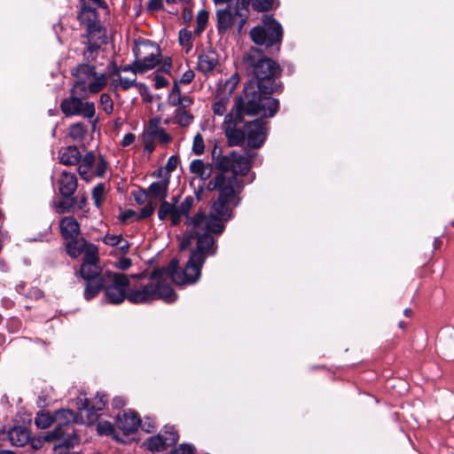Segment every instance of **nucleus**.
I'll use <instances>...</instances> for the list:
<instances>
[{"label":"nucleus","mask_w":454,"mask_h":454,"mask_svg":"<svg viewBox=\"0 0 454 454\" xmlns=\"http://www.w3.org/2000/svg\"><path fill=\"white\" fill-rule=\"evenodd\" d=\"M207 190L218 191V198L213 203L209 215L200 211L186 220L187 233L180 247L182 250L187 249L195 240L197 247L191 253L184 268L177 265L176 273L173 276V282L176 285L194 284L200 278L207 256L214 255L217 250L211 234L220 235L223 231V223L231 218L232 210L239 204L238 196L243 190V184L237 176L223 171L209 180Z\"/></svg>","instance_id":"f257e3e1"},{"label":"nucleus","mask_w":454,"mask_h":454,"mask_svg":"<svg viewBox=\"0 0 454 454\" xmlns=\"http://www.w3.org/2000/svg\"><path fill=\"white\" fill-rule=\"evenodd\" d=\"M273 86L248 82L231 111L225 115L224 134L231 146L242 145L246 138L248 145L259 148L266 137V122L261 119L246 121L245 116L272 117L278 109V101L270 97Z\"/></svg>","instance_id":"f03ea898"},{"label":"nucleus","mask_w":454,"mask_h":454,"mask_svg":"<svg viewBox=\"0 0 454 454\" xmlns=\"http://www.w3.org/2000/svg\"><path fill=\"white\" fill-rule=\"evenodd\" d=\"M176 269L177 260L173 259L167 267L154 270L148 284L133 288L129 287L128 300L132 303H145L156 299H162L168 302L174 301L176 294L168 285V279L173 281Z\"/></svg>","instance_id":"7ed1b4c3"},{"label":"nucleus","mask_w":454,"mask_h":454,"mask_svg":"<svg viewBox=\"0 0 454 454\" xmlns=\"http://www.w3.org/2000/svg\"><path fill=\"white\" fill-rule=\"evenodd\" d=\"M73 74L75 77L73 93L79 92L86 97L100 92L106 86L108 81L106 74L98 73L94 67L87 64L78 66Z\"/></svg>","instance_id":"20e7f679"},{"label":"nucleus","mask_w":454,"mask_h":454,"mask_svg":"<svg viewBox=\"0 0 454 454\" xmlns=\"http://www.w3.org/2000/svg\"><path fill=\"white\" fill-rule=\"evenodd\" d=\"M216 28L220 35L232 31L240 35L249 18V9L239 4L237 1L234 5L220 8L215 12Z\"/></svg>","instance_id":"39448f33"},{"label":"nucleus","mask_w":454,"mask_h":454,"mask_svg":"<svg viewBox=\"0 0 454 454\" xmlns=\"http://www.w3.org/2000/svg\"><path fill=\"white\" fill-rule=\"evenodd\" d=\"M54 421L57 426L48 434L46 437L48 441L64 440L67 447H74L79 442V436L73 427L74 423L79 422L77 414L71 410H59L55 412Z\"/></svg>","instance_id":"423d86ee"},{"label":"nucleus","mask_w":454,"mask_h":454,"mask_svg":"<svg viewBox=\"0 0 454 454\" xmlns=\"http://www.w3.org/2000/svg\"><path fill=\"white\" fill-rule=\"evenodd\" d=\"M216 154L217 147L215 146L212 152L213 158H215ZM254 156V153H247L246 155H243L238 153L235 151L231 152L230 154L227 155H220L219 151L217 160L215 161V168L220 172L217 173L212 179H214L217 175L223 173V171H226L237 176L244 185L242 177L246 176L250 170L251 160Z\"/></svg>","instance_id":"0eeeda50"},{"label":"nucleus","mask_w":454,"mask_h":454,"mask_svg":"<svg viewBox=\"0 0 454 454\" xmlns=\"http://www.w3.org/2000/svg\"><path fill=\"white\" fill-rule=\"evenodd\" d=\"M129 287V278L118 272L106 270L99 284V292L105 291L106 300L109 303L120 304L128 299Z\"/></svg>","instance_id":"6e6552de"},{"label":"nucleus","mask_w":454,"mask_h":454,"mask_svg":"<svg viewBox=\"0 0 454 454\" xmlns=\"http://www.w3.org/2000/svg\"><path fill=\"white\" fill-rule=\"evenodd\" d=\"M262 23L261 26L251 29L249 34L252 41L257 45H264L267 48L277 46L278 50L283 38L281 25L268 15L262 16Z\"/></svg>","instance_id":"1a4fd4ad"},{"label":"nucleus","mask_w":454,"mask_h":454,"mask_svg":"<svg viewBox=\"0 0 454 454\" xmlns=\"http://www.w3.org/2000/svg\"><path fill=\"white\" fill-rule=\"evenodd\" d=\"M247 68L256 78L255 83L269 84L274 87L275 79L281 74L282 69L274 59H246Z\"/></svg>","instance_id":"9d476101"},{"label":"nucleus","mask_w":454,"mask_h":454,"mask_svg":"<svg viewBox=\"0 0 454 454\" xmlns=\"http://www.w3.org/2000/svg\"><path fill=\"white\" fill-rule=\"evenodd\" d=\"M87 98L79 92L73 93L71 96L63 99L60 104V109L66 116L82 115L84 118L90 119L95 115V105L93 102H83L82 98Z\"/></svg>","instance_id":"9b49d317"},{"label":"nucleus","mask_w":454,"mask_h":454,"mask_svg":"<svg viewBox=\"0 0 454 454\" xmlns=\"http://www.w3.org/2000/svg\"><path fill=\"white\" fill-rule=\"evenodd\" d=\"M193 204L194 199L191 196L186 197L179 206H175V203L163 201L160 205L158 217L161 221L168 217L171 224L176 226L181 223L183 216H186L187 219L189 218L188 214L192 208Z\"/></svg>","instance_id":"f8f14e48"},{"label":"nucleus","mask_w":454,"mask_h":454,"mask_svg":"<svg viewBox=\"0 0 454 454\" xmlns=\"http://www.w3.org/2000/svg\"><path fill=\"white\" fill-rule=\"evenodd\" d=\"M193 204L194 199L191 196L186 197L179 206H175V203L163 201L160 205L158 217L161 221L168 217L171 224L176 226L181 223L183 216H186L187 219L189 218L188 214L192 208Z\"/></svg>","instance_id":"ddd939ff"},{"label":"nucleus","mask_w":454,"mask_h":454,"mask_svg":"<svg viewBox=\"0 0 454 454\" xmlns=\"http://www.w3.org/2000/svg\"><path fill=\"white\" fill-rule=\"evenodd\" d=\"M172 140L170 135L160 126V118L155 117L149 120L148 124L142 135V141L145 150L149 153L155 149V142L166 145Z\"/></svg>","instance_id":"4468645a"},{"label":"nucleus","mask_w":454,"mask_h":454,"mask_svg":"<svg viewBox=\"0 0 454 454\" xmlns=\"http://www.w3.org/2000/svg\"><path fill=\"white\" fill-rule=\"evenodd\" d=\"M80 273L82 278L87 281L84 297L90 301L99 293V284L105 271H102L98 262H83Z\"/></svg>","instance_id":"2eb2a0df"},{"label":"nucleus","mask_w":454,"mask_h":454,"mask_svg":"<svg viewBox=\"0 0 454 454\" xmlns=\"http://www.w3.org/2000/svg\"><path fill=\"white\" fill-rule=\"evenodd\" d=\"M159 63V59H136L131 65H126L123 67H114V69L111 75H119L120 72L124 73H138L144 74L153 68H154Z\"/></svg>","instance_id":"dca6fc26"},{"label":"nucleus","mask_w":454,"mask_h":454,"mask_svg":"<svg viewBox=\"0 0 454 454\" xmlns=\"http://www.w3.org/2000/svg\"><path fill=\"white\" fill-rule=\"evenodd\" d=\"M57 184L59 192L63 198H71L77 189V177L74 173L65 170L60 174Z\"/></svg>","instance_id":"f3484780"},{"label":"nucleus","mask_w":454,"mask_h":454,"mask_svg":"<svg viewBox=\"0 0 454 454\" xmlns=\"http://www.w3.org/2000/svg\"><path fill=\"white\" fill-rule=\"evenodd\" d=\"M140 425V419L134 411H122L117 415V427L125 434L134 433Z\"/></svg>","instance_id":"a211bd4d"},{"label":"nucleus","mask_w":454,"mask_h":454,"mask_svg":"<svg viewBox=\"0 0 454 454\" xmlns=\"http://www.w3.org/2000/svg\"><path fill=\"white\" fill-rule=\"evenodd\" d=\"M79 20L82 23L87 25V31L90 37L96 35L97 33H100V26L97 23V12L95 9L90 7H84L79 13Z\"/></svg>","instance_id":"6ab92c4d"},{"label":"nucleus","mask_w":454,"mask_h":454,"mask_svg":"<svg viewBox=\"0 0 454 454\" xmlns=\"http://www.w3.org/2000/svg\"><path fill=\"white\" fill-rule=\"evenodd\" d=\"M133 51L136 57H161L160 46L146 39L137 42Z\"/></svg>","instance_id":"aec40b11"},{"label":"nucleus","mask_w":454,"mask_h":454,"mask_svg":"<svg viewBox=\"0 0 454 454\" xmlns=\"http://www.w3.org/2000/svg\"><path fill=\"white\" fill-rule=\"evenodd\" d=\"M169 180L165 178L158 182H154L145 189L149 200L153 201L160 200L161 202L166 201L168 196Z\"/></svg>","instance_id":"412c9836"},{"label":"nucleus","mask_w":454,"mask_h":454,"mask_svg":"<svg viewBox=\"0 0 454 454\" xmlns=\"http://www.w3.org/2000/svg\"><path fill=\"white\" fill-rule=\"evenodd\" d=\"M61 235L66 240L76 238L80 234V224L74 216L62 218L59 223Z\"/></svg>","instance_id":"4be33fe9"},{"label":"nucleus","mask_w":454,"mask_h":454,"mask_svg":"<svg viewBox=\"0 0 454 454\" xmlns=\"http://www.w3.org/2000/svg\"><path fill=\"white\" fill-rule=\"evenodd\" d=\"M190 171L201 180L206 181L211 176L213 167L211 164L206 163L202 160L196 159L191 162Z\"/></svg>","instance_id":"5701e85b"},{"label":"nucleus","mask_w":454,"mask_h":454,"mask_svg":"<svg viewBox=\"0 0 454 454\" xmlns=\"http://www.w3.org/2000/svg\"><path fill=\"white\" fill-rule=\"evenodd\" d=\"M8 438L13 446H24L30 438L29 431L23 427H15L8 432Z\"/></svg>","instance_id":"b1692460"},{"label":"nucleus","mask_w":454,"mask_h":454,"mask_svg":"<svg viewBox=\"0 0 454 454\" xmlns=\"http://www.w3.org/2000/svg\"><path fill=\"white\" fill-rule=\"evenodd\" d=\"M59 160L62 164L67 166L76 165L80 163L81 153L76 146H67L60 150Z\"/></svg>","instance_id":"393cba45"},{"label":"nucleus","mask_w":454,"mask_h":454,"mask_svg":"<svg viewBox=\"0 0 454 454\" xmlns=\"http://www.w3.org/2000/svg\"><path fill=\"white\" fill-rule=\"evenodd\" d=\"M87 243L83 238H73L67 240L66 244L67 253L72 258H76L82 254Z\"/></svg>","instance_id":"a878e982"},{"label":"nucleus","mask_w":454,"mask_h":454,"mask_svg":"<svg viewBox=\"0 0 454 454\" xmlns=\"http://www.w3.org/2000/svg\"><path fill=\"white\" fill-rule=\"evenodd\" d=\"M137 73L131 72V74H129L127 76H122L119 74L117 75L118 79H114L112 81V86L114 89L117 88V86H120L123 90H128L131 87L137 85Z\"/></svg>","instance_id":"bb28decb"},{"label":"nucleus","mask_w":454,"mask_h":454,"mask_svg":"<svg viewBox=\"0 0 454 454\" xmlns=\"http://www.w3.org/2000/svg\"><path fill=\"white\" fill-rule=\"evenodd\" d=\"M107 401H108V399L106 395H99V394H98L96 395V397L93 400H91L92 412L89 413V415H88L89 422L92 423L97 419L98 417H97V414L95 413V411H102L105 408Z\"/></svg>","instance_id":"cd10ccee"},{"label":"nucleus","mask_w":454,"mask_h":454,"mask_svg":"<svg viewBox=\"0 0 454 454\" xmlns=\"http://www.w3.org/2000/svg\"><path fill=\"white\" fill-rule=\"evenodd\" d=\"M159 434L162 435L167 447L176 444L179 438V434L173 426H165Z\"/></svg>","instance_id":"c85d7f7f"},{"label":"nucleus","mask_w":454,"mask_h":454,"mask_svg":"<svg viewBox=\"0 0 454 454\" xmlns=\"http://www.w3.org/2000/svg\"><path fill=\"white\" fill-rule=\"evenodd\" d=\"M145 444L146 445V448L151 451H162L168 448L167 445H165L162 435H160V434L149 437Z\"/></svg>","instance_id":"c756f323"},{"label":"nucleus","mask_w":454,"mask_h":454,"mask_svg":"<svg viewBox=\"0 0 454 454\" xmlns=\"http://www.w3.org/2000/svg\"><path fill=\"white\" fill-rule=\"evenodd\" d=\"M175 121L181 127H188L193 121V115L183 108H176Z\"/></svg>","instance_id":"7c9ffc66"},{"label":"nucleus","mask_w":454,"mask_h":454,"mask_svg":"<svg viewBox=\"0 0 454 454\" xmlns=\"http://www.w3.org/2000/svg\"><path fill=\"white\" fill-rule=\"evenodd\" d=\"M82 254L83 262H98L99 260L98 247L91 243H87Z\"/></svg>","instance_id":"2f4dec72"},{"label":"nucleus","mask_w":454,"mask_h":454,"mask_svg":"<svg viewBox=\"0 0 454 454\" xmlns=\"http://www.w3.org/2000/svg\"><path fill=\"white\" fill-rule=\"evenodd\" d=\"M230 102L229 96H217L216 100L213 105V112L215 114L223 116L226 111Z\"/></svg>","instance_id":"473e14b6"},{"label":"nucleus","mask_w":454,"mask_h":454,"mask_svg":"<svg viewBox=\"0 0 454 454\" xmlns=\"http://www.w3.org/2000/svg\"><path fill=\"white\" fill-rule=\"evenodd\" d=\"M218 64V59H198L197 68L204 74H208L211 73Z\"/></svg>","instance_id":"72a5a7b5"},{"label":"nucleus","mask_w":454,"mask_h":454,"mask_svg":"<svg viewBox=\"0 0 454 454\" xmlns=\"http://www.w3.org/2000/svg\"><path fill=\"white\" fill-rule=\"evenodd\" d=\"M87 133L86 126L81 122L74 123L70 127L69 136L74 140L82 139Z\"/></svg>","instance_id":"f704fd0d"},{"label":"nucleus","mask_w":454,"mask_h":454,"mask_svg":"<svg viewBox=\"0 0 454 454\" xmlns=\"http://www.w3.org/2000/svg\"><path fill=\"white\" fill-rule=\"evenodd\" d=\"M208 12L205 10H201L198 12L196 17L197 27L195 29L197 35H200L206 28L208 22Z\"/></svg>","instance_id":"c9c22d12"},{"label":"nucleus","mask_w":454,"mask_h":454,"mask_svg":"<svg viewBox=\"0 0 454 454\" xmlns=\"http://www.w3.org/2000/svg\"><path fill=\"white\" fill-rule=\"evenodd\" d=\"M192 32L186 28H183L179 32V42L180 44L185 50V53L188 54L190 50L192 49Z\"/></svg>","instance_id":"e433bc0d"},{"label":"nucleus","mask_w":454,"mask_h":454,"mask_svg":"<svg viewBox=\"0 0 454 454\" xmlns=\"http://www.w3.org/2000/svg\"><path fill=\"white\" fill-rule=\"evenodd\" d=\"M157 206V202L152 200H149L147 204L141 209L140 213L137 216V220L145 219L151 216Z\"/></svg>","instance_id":"4c0bfd02"},{"label":"nucleus","mask_w":454,"mask_h":454,"mask_svg":"<svg viewBox=\"0 0 454 454\" xmlns=\"http://www.w3.org/2000/svg\"><path fill=\"white\" fill-rule=\"evenodd\" d=\"M105 185L103 184H99L95 186L92 190V199L94 200V204L96 207H99L102 204L104 195H105Z\"/></svg>","instance_id":"58836bf2"},{"label":"nucleus","mask_w":454,"mask_h":454,"mask_svg":"<svg viewBox=\"0 0 454 454\" xmlns=\"http://www.w3.org/2000/svg\"><path fill=\"white\" fill-rule=\"evenodd\" d=\"M100 106H102L103 111L106 114H111L114 111V101L111 98L110 95L107 93H103L100 96Z\"/></svg>","instance_id":"ea45409f"},{"label":"nucleus","mask_w":454,"mask_h":454,"mask_svg":"<svg viewBox=\"0 0 454 454\" xmlns=\"http://www.w3.org/2000/svg\"><path fill=\"white\" fill-rule=\"evenodd\" d=\"M252 5L257 12H267L272 8L273 0H253Z\"/></svg>","instance_id":"a19ab883"},{"label":"nucleus","mask_w":454,"mask_h":454,"mask_svg":"<svg viewBox=\"0 0 454 454\" xmlns=\"http://www.w3.org/2000/svg\"><path fill=\"white\" fill-rule=\"evenodd\" d=\"M205 151V144L200 134H197L193 138L192 152L196 155H201Z\"/></svg>","instance_id":"79ce46f5"},{"label":"nucleus","mask_w":454,"mask_h":454,"mask_svg":"<svg viewBox=\"0 0 454 454\" xmlns=\"http://www.w3.org/2000/svg\"><path fill=\"white\" fill-rule=\"evenodd\" d=\"M69 199L70 200H67L66 198H64V200H60L57 204L56 210L59 214H64L74 209V202L72 200V197Z\"/></svg>","instance_id":"37998d69"},{"label":"nucleus","mask_w":454,"mask_h":454,"mask_svg":"<svg viewBox=\"0 0 454 454\" xmlns=\"http://www.w3.org/2000/svg\"><path fill=\"white\" fill-rule=\"evenodd\" d=\"M181 92H180V87L176 82L171 90V92L168 96V103L173 106H178V101L181 98Z\"/></svg>","instance_id":"c03bdc74"},{"label":"nucleus","mask_w":454,"mask_h":454,"mask_svg":"<svg viewBox=\"0 0 454 454\" xmlns=\"http://www.w3.org/2000/svg\"><path fill=\"white\" fill-rule=\"evenodd\" d=\"M35 422L37 427L45 429L51 425L52 419L48 414H41L35 418Z\"/></svg>","instance_id":"a18cd8bd"},{"label":"nucleus","mask_w":454,"mask_h":454,"mask_svg":"<svg viewBox=\"0 0 454 454\" xmlns=\"http://www.w3.org/2000/svg\"><path fill=\"white\" fill-rule=\"evenodd\" d=\"M74 202V208L83 209L87 205V197L84 193L78 194L76 197H72Z\"/></svg>","instance_id":"49530a36"},{"label":"nucleus","mask_w":454,"mask_h":454,"mask_svg":"<svg viewBox=\"0 0 454 454\" xmlns=\"http://www.w3.org/2000/svg\"><path fill=\"white\" fill-rule=\"evenodd\" d=\"M78 409L81 411H91V400L86 396H81L77 398Z\"/></svg>","instance_id":"de8ad7c7"},{"label":"nucleus","mask_w":454,"mask_h":454,"mask_svg":"<svg viewBox=\"0 0 454 454\" xmlns=\"http://www.w3.org/2000/svg\"><path fill=\"white\" fill-rule=\"evenodd\" d=\"M107 169V162L106 159L100 155L99 161L98 162L97 168H96V175L98 176H103Z\"/></svg>","instance_id":"09e8293b"},{"label":"nucleus","mask_w":454,"mask_h":454,"mask_svg":"<svg viewBox=\"0 0 454 454\" xmlns=\"http://www.w3.org/2000/svg\"><path fill=\"white\" fill-rule=\"evenodd\" d=\"M195 448L191 444H181L176 448L173 454H194Z\"/></svg>","instance_id":"8fccbe9b"},{"label":"nucleus","mask_w":454,"mask_h":454,"mask_svg":"<svg viewBox=\"0 0 454 454\" xmlns=\"http://www.w3.org/2000/svg\"><path fill=\"white\" fill-rule=\"evenodd\" d=\"M96 161V157L93 152H88L83 157L81 156L80 162L85 166L92 168Z\"/></svg>","instance_id":"3c124183"},{"label":"nucleus","mask_w":454,"mask_h":454,"mask_svg":"<svg viewBox=\"0 0 454 454\" xmlns=\"http://www.w3.org/2000/svg\"><path fill=\"white\" fill-rule=\"evenodd\" d=\"M121 238V235L106 234L104 238V243L108 246L116 247Z\"/></svg>","instance_id":"603ef678"},{"label":"nucleus","mask_w":454,"mask_h":454,"mask_svg":"<svg viewBox=\"0 0 454 454\" xmlns=\"http://www.w3.org/2000/svg\"><path fill=\"white\" fill-rule=\"evenodd\" d=\"M133 195L136 202L139 205L145 204L146 200L149 199L145 189H141L139 192H134Z\"/></svg>","instance_id":"864d4df0"},{"label":"nucleus","mask_w":454,"mask_h":454,"mask_svg":"<svg viewBox=\"0 0 454 454\" xmlns=\"http://www.w3.org/2000/svg\"><path fill=\"white\" fill-rule=\"evenodd\" d=\"M90 169H91L90 167L85 166V165L80 163V165L78 167V173L82 179L89 181L90 177Z\"/></svg>","instance_id":"5fc2aeb1"},{"label":"nucleus","mask_w":454,"mask_h":454,"mask_svg":"<svg viewBox=\"0 0 454 454\" xmlns=\"http://www.w3.org/2000/svg\"><path fill=\"white\" fill-rule=\"evenodd\" d=\"M89 53L90 55H98L100 53V47L97 44H93L90 43V38L89 39L88 45L86 46V51L83 52V55Z\"/></svg>","instance_id":"6e6d98bb"},{"label":"nucleus","mask_w":454,"mask_h":454,"mask_svg":"<svg viewBox=\"0 0 454 454\" xmlns=\"http://www.w3.org/2000/svg\"><path fill=\"white\" fill-rule=\"evenodd\" d=\"M163 7V0H150L147 4V9L151 12L160 10Z\"/></svg>","instance_id":"4d7b16f0"},{"label":"nucleus","mask_w":454,"mask_h":454,"mask_svg":"<svg viewBox=\"0 0 454 454\" xmlns=\"http://www.w3.org/2000/svg\"><path fill=\"white\" fill-rule=\"evenodd\" d=\"M131 266V260L129 258H121L116 263V267L121 270H128Z\"/></svg>","instance_id":"13d9d810"},{"label":"nucleus","mask_w":454,"mask_h":454,"mask_svg":"<svg viewBox=\"0 0 454 454\" xmlns=\"http://www.w3.org/2000/svg\"><path fill=\"white\" fill-rule=\"evenodd\" d=\"M156 89L165 88L168 85V81L162 75L157 74L154 77Z\"/></svg>","instance_id":"bf43d9fd"},{"label":"nucleus","mask_w":454,"mask_h":454,"mask_svg":"<svg viewBox=\"0 0 454 454\" xmlns=\"http://www.w3.org/2000/svg\"><path fill=\"white\" fill-rule=\"evenodd\" d=\"M98 431L99 432V434H111L113 432V427L111 424L109 423H105V424H101L99 423L98 425Z\"/></svg>","instance_id":"052dcab7"},{"label":"nucleus","mask_w":454,"mask_h":454,"mask_svg":"<svg viewBox=\"0 0 454 454\" xmlns=\"http://www.w3.org/2000/svg\"><path fill=\"white\" fill-rule=\"evenodd\" d=\"M137 214L133 210H127L121 215L120 219L121 222L126 223L131 218L137 219Z\"/></svg>","instance_id":"680f3d73"},{"label":"nucleus","mask_w":454,"mask_h":454,"mask_svg":"<svg viewBox=\"0 0 454 454\" xmlns=\"http://www.w3.org/2000/svg\"><path fill=\"white\" fill-rule=\"evenodd\" d=\"M192 104V100L190 97H182L178 101V107L177 108H183L186 110L187 107H189Z\"/></svg>","instance_id":"e2e57ef3"},{"label":"nucleus","mask_w":454,"mask_h":454,"mask_svg":"<svg viewBox=\"0 0 454 454\" xmlns=\"http://www.w3.org/2000/svg\"><path fill=\"white\" fill-rule=\"evenodd\" d=\"M116 247L121 254H126L129 249V243L128 240L121 238Z\"/></svg>","instance_id":"0e129e2a"},{"label":"nucleus","mask_w":454,"mask_h":454,"mask_svg":"<svg viewBox=\"0 0 454 454\" xmlns=\"http://www.w3.org/2000/svg\"><path fill=\"white\" fill-rule=\"evenodd\" d=\"M61 441L62 442L59 445L55 446L53 454H69L68 450L71 447H67L64 444V440Z\"/></svg>","instance_id":"69168bd1"},{"label":"nucleus","mask_w":454,"mask_h":454,"mask_svg":"<svg viewBox=\"0 0 454 454\" xmlns=\"http://www.w3.org/2000/svg\"><path fill=\"white\" fill-rule=\"evenodd\" d=\"M136 137L132 133L126 134L121 141L122 146H129L135 142Z\"/></svg>","instance_id":"338daca9"},{"label":"nucleus","mask_w":454,"mask_h":454,"mask_svg":"<svg viewBox=\"0 0 454 454\" xmlns=\"http://www.w3.org/2000/svg\"><path fill=\"white\" fill-rule=\"evenodd\" d=\"M177 163H178V159H177V157H176V156H171V157L168 159V162H167V166H166V168H167V169H168V171H173V170H175V169H176V166H177Z\"/></svg>","instance_id":"774afa93"}]
</instances>
